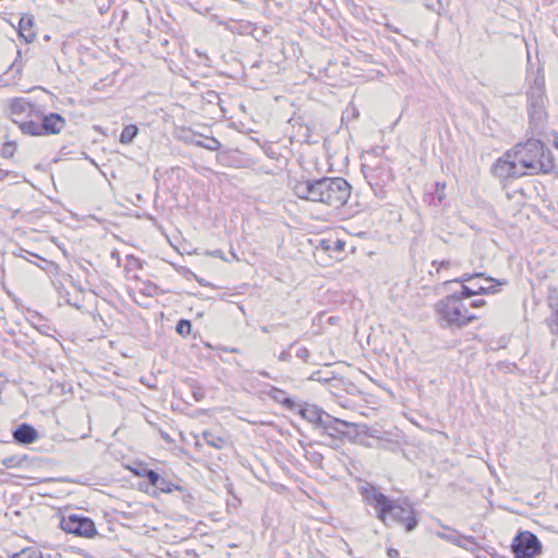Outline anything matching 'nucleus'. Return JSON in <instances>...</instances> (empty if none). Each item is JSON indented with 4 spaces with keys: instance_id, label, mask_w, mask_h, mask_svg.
<instances>
[{
    "instance_id": "obj_39",
    "label": "nucleus",
    "mask_w": 558,
    "mask_h": 558,
    "mask_svg": "<svg viewBox=\"0 0 558 558\" xmlns=\"http://www.w3.org/2000/svg\"><path fill=\"white\" fill-rule=\"evenodd\" d=\"M206 99L208 102H215V101H218L220 98H219V94L215 90H208L206 93Z\"/></svg>"
},
{
    "instance_id": "obj_21",
    "label": "nucleus",
    "mask_w": 558,
    "mask_h": 558,
    "mask_svg": "<svg viewBox=\"0 0 558 558\" xmlns=\"http://www.w3.org/2000/svg\"><path fill=\"white\" fill-rule=\"evenodd\" d=\"M474 278H485L486 281L494 282L496 284H506L507 283V281H499L492 277H485V274H483V272L464 274L460 278L447 281V283L460 282V283L464 284V282L471 281Z\"/></svg>"
},
{
    "instance_id": "obj_27",
    "label": "nucleus",
    "mask_w": 558,
    "mask_h": 558,
    "mask_svg": "<svg viewBox=\"0 0 558 558\" xmlns=\"http://www.w3.org/2000/svg\"><path fill=\"white\" fill-rule=\"evenodd\" d=\"M311 129L308 125H300L292 136V141L299 142L300 144L310 145Z\"/></svg>"
},
{
    "instance_id": "obj_37",
    "label": "nucleus",
    "mask_w": 558,
    "mask_h": 558,
    "mask_svg": "<svg viewBox=\"0 0 558 558\" xmlns=\"http://www.w3.org/2000/svg\"><path fill=\"white\" fill-rule=\"evenodd\" d=\"M193 397H194L195 401H197V402L202 401L205 398L204 389L201 387L194 388Z\"/></svg>"
},
{
    "instance_id": "obj_8",
    "label": "nucleus",
    "mask_w": 558,
    "mask_h": 558,
    "mask_svg": "<svg viewBox=\"0 0 558 558\" xmlns=\"http://www.w3.org/2000/svg\"><path fill=\"white\" fill-rule=\"evenodd\" d=\"M59 526L68 534L93 538L97 535L95 522L85 515L77 513L63 514L60 518Z\"/></svg>"
},
{
    "instance_id": "obj_17",
    "label": "nucleus",
    "mask_w": 558,
    "mask_h": 558,
    "mask_svg": "<svg viewBox=\"0 0 558 558\" xmlns=\"http://www.w3.org/2000/svg\"><path fill=\"white\" fill-rule=\"evenodd\" d=\"M268 396L276 402L281 403L288 410H294L296 408L294 400L290 398L286 391L279 388L271 387Z\"/></svg>"
},
{
    "instance_id": "obj_19",
    "label": "nucleus",
    "mask_w": 558,
    "mask_h": 558,
    "mask_svg": "<svg viewBox=\"0 0 558 558\" xmlns=\"http://www.w3.org/2000/svg\"><path fill=\"white\" fill-rule=\"evenodd\" d=\"M33 105L23 97H16L10 101V110L12 114H22L32 111Z\"/></svg>"
},
{
    "instance_id": "obj_35",
    "label": "nucleus",
    "mask_w": 558,
    "mask_h": 558,
    "mask_svg": "<svg viewBox=\"0 0 558 558\" xmlns=\"http://www.w3.org/2000/svg\"><path fill=\"white\" fill-rule=\"evenodd\" d=\"M12 558H43V556L37 550L24 549L17 554H14Z\"/></svg>"
},
{
    "instance_id": "obj_12",
    "label": "nucleus",
    "mask_w": 558,
    "mask_h": 558,
    "mask_svg": "<svg viewBox=\"0 0 558 558\" xmlns=\"http://www.w3.org/2000/svg\"><path fill=\"white\" fill-rule=\"evenodd\" d=\"M66 125L65 119L54 112L43 114L40 118V130L43 135L59 134Z\"/></svg>"
},
{
    "instance_id": "obj_2",
    "label": "nucleus",
    "mask_w": 558,
    "mask_h": 558,
    "mask_svg": "<svg viewBox=\"0 0 558 558\" xmlns=\"http://www.w3.org/2000/svg\"><path fill=\"white\" fill-rule=\"evenodd\" d=\"M373 507L376 510L377 518L385 524L389 525L387 518L401 525L407 533L413 532L417 524L418 519L416 511L410 501L403 500L399 504L397 500H391L388 496L380 492L374 490L373 493Z\"/></svg>"
},
{
    "instance_id": "obj_38",
    "label": "nucleus",
    "mask_w": 558,
    "mask_h": 558,
    "mask_svg": "<svg viewBox=\"0 0 558 558\" xmlns=\"http://www.w3.org/2000/svg\"><path fill=\"white\" fill-rule=\"evenodd\" d=\"M299 413L310 422H314V411H310L308 409H300Z\"/></svg>"
},
{
    "instance_id": "obj_49",
    "label": "nucleus",
    "mask_w": 558,
    "mask_h": 558,
    "mask_svg": "<svg viewBox=\"0 0 558 558\" xmlns=\"http://www.w3.org/2000/svg\"><path fill=\"white\" fill-rule=\"evenodd\" d=\"M66 303L77 310L81 308V305L78 303H72L70 299L66 300Z\"/></svg>"
},
{
    "instance_id": "obj_28",
    "label": "nucleus",
    "mask_w": 558,
    "mask_h": 558,
    "mask_svg": "<svg viewBox=\"0 0 558 558\" xmlns=\"http://www.w3.org/2000/svg\"><path fill=\"white\" fill-rule=\"evenodd\" d=\"M193 144L210 151H216L221 147V143L216 137H206L204 141H194Z\"/></svg>"
},
{
    "instance_id": "obj_44",
    "label": "nucleus",
    "mask_w": 558,
    "mask_h": 558,
    "mask_svg": "<svg viewBox=\"0 0 558 558\" xmlns=\"http://www.w3.org/2000/svg\"><path fill=\"white\" fill-rule=\"evenodd\" d=\"M399 555H400V554H399V550H398V549H396V548H388V549H387V556H388L389 558H399Z\"/></svg>"
},
{
    "instance_id": "obj_51",
    "label": "nucleus",
    "mask_w": 558,
    "mask_h": 558,
    "mask_svg": "<svg viewBox=\"0 0 558 558\" xmlns=\"http://www.w3.org/2000/svg\"><path fill=\"white\" fill-rule=\"evenodd\" d=\"M554 145L558 149V134L554 135Z\"/></svg>"
},
{
    "instance_id": "obj_25",
    "label": "nucleus",
    "mask_w": 558,
    "mask_h": 558,
    "mask_svg": "<svg viewBox=\"0 0 558 558\" xmlns=\"http://www.w3.org/2000/svg\"><path fill=\"white\" fill-rule=\"evenodd\" d=\"M21 131L26 135L41 136L40 123L29 120L20 123Z\"/></svg>"
},
{
    "instance_id": "obj_4",
    "label": "nucleus",
    "mask_w": 558,
    "mask_h": 558,
    "mask_svg": "<svg viewBox=\"0 0 558 558\" xmlns=\"http://www.w3.org/2000/svg\"><path fill=\"white\" fill-rule=\"evenodd\" d=\"M351 194V186L343 178L316 179V203L326 205L331 210L341 208Z\"/></svg>"
},
{
    "instance_id": "obj_13",
    "label": "nucleus",
    "mask_w": 558,
    "mask_h": 558,
    "mask_svg": "<svg viewBox=\"0 0 558 558\" xmlns=\"http://www.w3.org/2000/svg\"><path fill=\"white\" fill-rule=\"evenodd\" d=\"M362 172L372 186H380L390 177L386 165L383 162H378L376 166L363 165Z\"/></svg>"
},
{
    "instance_id": "obj_48",
    "label": "nucleus",
    "mask_w": 558,
    "mask_h": 558,
    "mask_svg": "<svg viewBox=\"0 0 558 558\" xmlns=\"http://www.w3.org/2000/svg\"><path fill=\"white\" fill-rule=\"evenodd\" d=\"M388 29H390L392 33H396V34H399L400 31L397 28V27H393L392 25L390 24H387L386 25Z\"/></svg>"
},
{
    "instance_id": "obj_56",
    "label": "nucleus",
    "mask_w": 558,
    "mask_h": 558,
    "mask_svg": "<svg viewBox=\"0 0 558 558\" xmlns=\"http://www.w3.org/2000/svg\"><path fill=\"white\" fill-rule=\"evenodd\" d=\"M324 147L326 148V151L328 153L327 141L324 142Z\"/></svg>"
},
{
    "instance_id": "obj_33",
    "label": "nucleus",
    "mask_w": 558,
    "mask_h": 558,
    "mask_svg": "<svg viewBox=\"0 0 558 558\" xmlns=\"http://www.w3.org/2000/svg\"><path fill=\"white\" fill-rule=\"evenodd\" d=\"M546 324L550 333L558 337V307L556 312H551V315L546 318Z\"/></svg>"
},
{
    "instance_id": "obj_3",
    "label": "nucleus",
    "mask_w": 558,
    "mask_h": 558,
    "mask_svg": "<svg viewBox=\"0 0 558 558\" xmlns=\"http://www.w3.org/2000/svg\"><path fill=\"white\" fill-rule=\"evenodd\" d=\"M464 300L460 292H456L437 303L436 311L442 326L460 329L478 318L470 313Z\"/></svg>"
},
{
    "instance_id": "obj_53",
    "label": "nucleus",
    "mask_w": 558,
    "mask_h": 558,
    "mask_svg": "<svg viewBox=\"0 0 558 558\" xmlns=\"http://www.w3.org/2000/svg\"><path fill=\"white\" fill-rule=\"evenodd\" d=\"M322 363L324 365H330L331 364V362L328 359H322Z\"/></svg>"
},
{
    "instance_id": "obj_46",
    "label": "nucleus",
    "mask_w": 558,
    "mask_h": 558,
    "mask_svg": "<svg viewBox=\"0 0 558 558\" xmlns=\"http://www.w3.org/2000/svg\"><path fill=\"white\" fill-rule=\"evenodd\" d=\"M195 280L201 284V286H204V287H208L210 286V283L208 281H206L205 279L196 276L195 274L193 275Z\"/></svg>"
},
{
    "instance_id": "obj_23",
    "label": "nucleus",
    "mask_w": 558,
    "mask_h": 558,
    "mask_svg": "<svg viewBox=\"0 0 558 558\" xmlns=\"http://www.w3.org/2000/svg\"><path fill=\"white\" fill-rule=\"evenodd\" d=\"M203 440L215 449H222L227 445V440L211 432L204 430L202 434Z\"/></svg>"
},
{
    "instance_id": "obj_41",
    "label": "nucleus",
    "mask_w": 558,
    "mask_h": 558,
    "mask_svg": "<svg viewBox=\"0 0 558 558\" xmlns=\"http://www.w3.org/2000/svg\"><path fill=\"white\" fill-rule=\"evenodd\" d=\"M159 434H160V437L162 438V440L165 442H167L168 445H171L174 442L173 438L167 432L160 430Z\"/></svg>"
},
{
    "instance_id": "obj_31",
    "label": "nucleus",
    "mask_w": 558,
    "mask_h": 558,
    "mask_svg": "<svg viewBox=\"0 0 558 558\" xmlns=\"http://www.w3.org/2000/svg\"><path fill=\"white\" fill-rule=\"evenodd\" d=\"M424 7L426 10L435 12L439 16L445 14V8L441 0H437L435 3L432 0H424Z\"/></svg>"
},
{
    "instance_id": "obj_6",
    "label": "nucleus",
    "mask_w": 558,
    "mask_h": 558,
    "mask_svg": "<svg viewBox=\"0 0 558 558\" xmlns=\"http://www.w3.org/2000/svg\"><path fill=\"white\" fill-rule=\"evenodd\" d=\"M344 245L343 240L332 234L316 240V264L328 267L341 260Z\"/></svg>"
},
{
    "instance_id": "obj_22",
    "label": "nucleus",
    "mask_w": 558,
    "mask_h": 558,
    "mask_svg": "<svg viewBox=\"0 0 558 558\" xmlns=\"http://www.w3.org/2000/svg\"><path fill=\"white\" fill-rule=\"evenodd\" d=\"M438 536L442 539H446L457 546H460V547H465V545L463 544V541L472 544V545H476V542H475V538L473 536H461V535H458V534H442V533H438Z\"/></svg>"
},
{
    "instance_id": "obj_7",
    "label": "nucleus",
    "mask_w": 558,
    "mask_h": 558,
    "mask_svg": "<svg viewBox=\"0 0 558 558\" xmlns=\"http://www.w3.org/2000/svg\"><path fill=\"white\" fill-rule=\"evenodd\" d=\"M527 113L530 118V123L535 128L539 126L545 120V85L543 80H535L532 85H530L527 92Z\"/></svg>"
},
{
    "instance_id": "obj_15",
    "label": "nucleus",
    "mask_w": 558,
    "mask_h": 558,
    "mask_svg": "<svg viewBox=\"0 0 558 558\" xmlns=\"http://www.w3.org/2000/svg\"><path fill=\"white\" fill-rule=\"evenodd\" d=\"M19 34L26 43H32L35 37L34 21L31 15H22L19 22Z\"/></svg>"
},
{
    "instance_id": "obj_57",
    "label": "nucleus",
    "mask_w": 558,
    "mask_h": 558,
    "mask_svg": "<svg viewBox=\"0 0 558 558\" xmlns=\"http://www.w3.org/2000/svg\"><path fill=\"white\" fill-rule=\"evenodd\" d=\"M230 352H238V349H231Z\"/></svg>"
},
{
    "instance_id": "obj_24",
    "label": "nucleus",
    "mask_w": 558,
    "mask_h": 558,
    "mask_svg": "<svg viewBox=\"0 0 558 558\" xmlns=\"http://www.w3.org/2000/svg\"><path fill=\"white\" fill-rule=\"evenodd\" d=\"M138 134V128L135 124H128L123 128L119 141L121 144H131Z\"/></svg>"
},
{
    "instance_id": "obj_1",
    "label": "nucleus",
    "mask_w": 558,
    "mask_h": 558,
    "mask_svg": "<svg viewBox=\"0 0 558 558\" xmlns=\"http://www.w3.org/2000/svg\"><path fill=\"white\" fill-rule=\"evenodd\" d=\"M512 150L513 158L525 175L554 174L558 179V167L553 151L541 140L529 138L514 145Z\"/></svg>"
},
{
    "instance_id": "obj_30",
    "label": "nucleus",
    "mask_w": 558,
    "mask_h": 558,
    "mask_svg": "<svg viewBox=\"0 0 558 558\" xmlns=\"http://www.w3.org/2000/svg\"><path fill=\"white\" fill-rule=\"evenodd\" d=\"M175 331L183 338H186L192 332V323L189 319L182 318L177 323Z\"/></svg>"
},
{
    "instance_id": "obj_45",
    "label": "nucleus",
    "mask_w": 558,
    "mask_h": 558,
    "mask_svg": "<svg viewBox=\"0 0 558 558\" xmlns=\"http://www.w3.org/2000/svg\"><path fill=\"white\" fill-rule=\"evenodd\" d=\"M209 255H211L214 257H218V258L225 259L223 252L220 248L214 250L213 252L209 253Z\"/></svg>"
},
{
    "instance_id": "obj_5",
    "label": "nucleus",
    "mask_w": 558,
    "mask_h": 558,
    "mask_svg": "<svg viewBox=\"0 0 558 558\" xmlns=\"http://www.w3.org/2000/svg\"><path fill=\"white\" fill-rule=\"evenodd\" d=\"M351 424L337 418L316 407V444L335 448Z\"/></svg>"
},
{
    "instance_id": "obj_55",
    "label": "nucleus",
    "mask_w": 558,
    "mask_h": 558,
    "mask_svg": "<svg viewBox=\"0 0 558 558\" xmlns=\"http://www.w3.org/2000/svg\"><path fill=\"white\" fill-rule=\"evenodd\" d=\"M260 375L264 377H269V374L267 372H260Z\"/></svg>"
},
{
    "instance_id": "obj_26",
    "label": "nucleus",
    "mask_w": 558,
    "mask_h": 558,
    "mask_svg": "<svg viewBox=\"0 0 558 558\" xmlns=\"http://www.w3.org/2000/svg\"><path fill=\"white\" fill-rule=\"evenodd\" d=\"M155 488H157L161 493H171L173 490L183 492V487L180 485H177L167 478L160 476L158 483L156 484Z\"/></svg>"
},
{
    "instance_id": "obj_18",
    "label": "nucleus",
    "mask_w": 558,
    "mask_h": 558,
    "mask_svg": "<svg viewBox=\"0 0 558 558\" xmlns=\"http://www.w3.org/2000/svg\"><path fill=\"white\" fill-rule=\"evenodd\" d=\"M293 190L298 197L310 199V195L314 192V180L299 181Z\"/></svg>"
},
{
    "instance_id": "obj_11",
    "label": "nucleus",
    "mask_w": 558,
    "mask_h": 558,
    "mask_svg": "<svg viewBox=\"0 0 558 558\" xmlns=\"http://www.w3.org/2000/svg\"><path fill=\"white\" fill-rule=\"evenodd\" d=\"M322 371H316V393L319 396L331 395L339 398L341 396L342 379L337 376L330 378H323Z\"/></svg>"
},
{
    "instance_id": "obj_16",
    "label": "nucleus",
    "mask_w": 558,
    "mask_h": 558,
    "mask_svg": "<svg viewBox=\"0 0 558 558\" xmlns=\"http://www.w3.org/2000/svg\"><path fill=\"white\" fill-rule=\"evenodd\" d=\"M496 286H497L496 283L493 286H489V287L475 284L474 288H471L469 286L462 284L460 293L466 300L474 295H485V294L496 293L497 292Z\"/></svg>"
},
{
    "instance_id": "obj_20",
    "label": "nucleus",
    "mask_w": 558,
    "mask_h": 558,
    "mask_svg": "<svg viewBox=\"0 0 558 558\" xmlns=\"http://www.w3.org/2000/svg\"><path fill=\"white\" fill-rule=\"evenodd\" d=\"M27 459L26 454H12L0 460V464L7 469L21 468Z\"/></svg>"
},
{
    "instance_id": "obj_29",
    "label": "nucleus",
    "mask_w": 558,
    "mask_h": 558,
    "mask_svg": "<svg viewBox=\"0 0 558 558\" xmlns=\"http://www.w3.org/2000/svg\"><path fill=\"white\" fill-rule=\"evenodd\" d=\"M136 474L141 477L146 478L149 485H151L153 487L156 486V484L159 481V477L161 476L158 472L148 468H144L141 471H137Z\"/></svg>"
},
{
    "instance_id": "obj_42",
    "label": "nucleus",
    "mask_w": 558,
    "mask_h": 558,
    "mask_svg": "<svg viewBox=\"0 0 558 558\" xmlns=\"http://www.w3.org/2000/svg\"><path fill=\"white\" fill-rule=\"evenodd\" d=\"M485 304H486L485 300L480 299V300L471 301L469 306L472 308H477V307L484 306Z\"/></svg>"
},
{
    "instance_id": "obj_54",
    "label": "nucleus",
    "mask_w": 558,
    "mask_h": 558,
    "mask_svg": "<svg viewBox=\"0 0 558 558\" xmlns=\"http://www.w3.org/2000/svg\"><path fill=\"white\" fill-rule=\"evenodd\" d=\"M260 63H262V61H256V62L252 65V68H258V66L260 65Z\"/></svg>"
},
{
    "instance_id": "obj_52",
    "label": "nucleus",
    "mask_w": 558,
    "mask_h": 558,
    "mask_svg": "<svg viewBox=\"0 0 558 558\" xmlns=\"http://www.w3.org/2000/svg\"><path fill=\"white\" fill-rule=\"evenodd\" d=\"M33 255L41 259V257H40V256H38V255H36V254H33ZM43 260H44V258H43ZM45 262H46V263H48L50 266H56V264H54V263H52V262H48V260H46V259H45Z\"/></svg>"
},
{
    "instance_id": "obj_36",
    "label": "nucleus",
    "mask_w": 558,
    "mask_h": 558,
    "mask_svg": "<svg viewBox=\"0 0 558 558\" xmlns=\"http://www.w3.org/2000/svg\"><path fill=\"white\" fill-rule=\"evenodd\" d=\"M295 355L301 359L302 361L304 362H307L311 353L310 351L306 349V348H299L296 351H295Z\"/></svg>"
},
{
    "instance_id": "obj_9",
    "label": "nucleus",
    "mask_w": 558,
    "mask_h": 558,
    "mask_svg": "<svg viewBox=\"0 0 558 558\" xmlns=\"http://www.w3.org/2000/svg\"><path fill=\"white\" fill-rule=\"evenodd\" d=\"M511 549L515 558H534L542 553V543L534 533L523 531L514 536Z\"/></svg>"
},
{
    "instance_id": "obj_14",
    "label": "nucleus",
    "mask_w": 558,
    "mask_h": 558,
    "mask_svg": "<svg viewBox=\"0 0 558 558\" xmlns=\"http://www.w3.org/2000/svg\"><path fill=\"white\" fill-rule=\"evenodd\" d=\"M16 444L29 445L38 439L37 429L28 423H22L12 433Z\"/></svg>"
},
{
    "instance_id": "obj_32",
    "label": "nucleus",
    "mask_w": 558,
    "mask_h": 558,
    "mask_svg": "<svg viewBox=\"0 0 558 558\" xmlns=\"http://www.w3.org/2000/svg\"><path fill=\"white\" fill-rule=\"evenodd\" d=\"M16 148H17V145L14 141H8L3 144L0 155L3 158H12Z\"/></svg>"
},
{
    "instance_id": "obj_58",
    "label": "nucleus",
    "mask_w": 558,
    "mask_h": 558,
    "mask_svg": "<svg viewBox=\"0 0 558 558\" xmlns=\"http://www.w3.org/2000/svg\"><path fill=\"white\" fill-rule=\"evenodd\" d=\"M3 468H4V466H1V465H0V473H2V469H3Z\"/></svg>"
},
{
    "instance_id": "obj_10",
    "label": "nucleus",
    "mask_w": 558,
    "mask_h": 558,
    "mask_svg": "<svg viewBox=\"0 0 558 558\" xmlns=\"http://www.w3.org/2000/svg\"><path fill=\"white\" fill-rule=\"evenodd\" d=\"M519 166L518 161L513 158V150L511 148L496 160L492 172L501 180L521 178L525 173L519 169Z\"/></svg>"
},
{
    "instance_id": "obj_34",
    "label": "nucleus",
    "mask_w": 558,
    "mask_h": 558,
    "mask_svg": "<svg viewBox=\"0 0 558 558\" xmlns=\"http://www.w3.org/2000/svg\"><path fill=\"white\" fill-rule=\"evenodd\" d=\"M547 302L551 312H556L558 307V290L556 288H549Z\"/></svg>"
},
{
    "instance_id": "obj_40",
    "label": "nucleus",
    "mask_w": 558,
    "mask_h": 558,
    "mask_svg": "<svg viewBox=\"0 0 558 558\" xmlns=\"http://www.w3.org/2000/svg\"><path fill=\"white\" fill-rule=\"evenodd\" d=\"M326 318L327 316L324 313L319 314L318 317H316V326L319 328H325L327 324Z\"/></svg>"
},
{
    "instance_id": "obj_47",
    "label": "nucleus",
    "mask_w": 558,
    "mask_h": 558,
    "mask_svg": "<svg viewBox=\"0 0 558 558\" xmlns=\"http://www.w3.org/2000/svg\"><path fill=\"white\" fill-rule=\"evenodd\" d=\"M338 320H339V318L337 316H327V318H326L327 324H330V325H333Z\"/></svg>"
},
{
    "instance_id": "obj_43",
    "label": "nucleus",
    "mask_w": 558,
    "mask_h": 558,
    "mask_svg": "<svg viewBox=\"0 0 558 558\" xmlns=\"http://www.w3.org/2000/svg\"><path fill=\"white\" fill-rule=\"evenodd\" d=\"M278 359H279L280 361L289 362V361L291 360V353H290L289 351H287V350H283V351L279 354Z\"/></svg>"
},
{
    "instance_id": "obj_50",
    "label": "nucleus",
    "mask_w": 558,
    "mask_h": 558,
    "mask_svg": "<svg viewBox=\"0 0 558 558\" xmlns=\"http://www.w3.org/2000/svg\"><path fill=\"white\" fill-rule=\"evenodd\" d=\"M449 265H450V262H449V260H442V262H440V263H439V266H440V267H444V268L449 267Z\"/></svg>"
}]
</instances>
